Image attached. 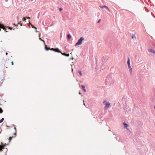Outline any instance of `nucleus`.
Instances as JSON below:
<instances>
[{"label":"nucleus","mask_w":155,"mask_h":155,"mask_svg":"<svg viewBox=\"0 0 155 155\" xmlns=\"http://www.w3.org/2000/svg\"><path fill=\"white\" fill-rule=\"evenodd\" d=\"M29 24L30 25H31V24L30 22H29Z\"/></svg>","instance_id":"34"},{"label":"nucleus","mask_w":155,"mask_h":155,"mask_svg":"<svg viewBox=\"0 0 155 155\" xmlns=\"http://www.w3.org/2000/svg\"><path fill=\"white\" fill-rule=\"evenodd\" d=\"M54 51L55 52H58V53H61V52L59 51V49L58 48H54Z\"/></svg>","instance_id":"6"},{"label":"nucleus","mask_w":155,"mask_h":155,"mask_svg":"<svg viewBox=\"0 0 155 155\" xmlns=\"http://www.w3.org/2000/svg\"><path fill=\"white\" fill-rule=\"evenodd\" d=\"M81 87H82V88L84 92H86V89L85 88V86L84 85H81Z\"/></svg>","instance_id":"10"},{"label":"nucleus","mask_w":155,"mask_h":155,"mask_svg":"<svg viewBox=\"0 0 155 155\" xmlns=\"http://www.w3.org/2000/svg\"><path fill=\"white\" fill-rule=\"evenodd\" d=\"M154 108L155 109V105L154 106Z\"/></svg>","instance_id":"36"},{"label":"nucleus","mask_w":155,"mask_h":155,"mask_svg":"<svg viewBox=\"0 0 155 155\" xmlns=\"http://www.w3.org/2000/svg\"><path fill=\"white\" fill-rule=\"evenodd\" d=\"M84 105H85V103H84Z\"/></svg>","instance_id":"37"},{"label":"nucleus","mask_w":155,"mask_h":155,"mask_svg":"<svg viewBox=\"0 0 155 155\" xmlns=\"http://www.w3.org/2000/svg\"><path fill=\"white\" fill-rule=\"evenodd\" d=\"M67 37H68V39L69 40L71 38V36L70 35H67Z\"/></svg>","instance_id":"12"},{"label":"nucleus","mask_w":155,"mask_h":155,"mask_svg":"<svg viewBox=\"0 0 155 155\" xmlns=\"http://www.w3.org/2000/svg\"><path fill=\"white\" fill-rule=\"evenodd\" d=\"M63 9L62 8H59V10L60 11H61Z\"/></svg>","instance_id":"25"},{"label":"nucleus","mask_w":155,"mask_h":155,"mask_svg":"<svg viewBox=\"0 0 155 155\" xmlns=\"http://www.w3.org/2000/svg\"><path fill=\"white\" fill-rule=\"evenodd\" d=\"M78 72L80 74V76H81L82 75V73H81V71H78Z\"/></svg>","instance_id":"21"},{"label":"nucleus","mask_w":155,"mask_h":155,"mask_svg":"<svg viewBox=\"0 0 155 155\" xmlns=\"http://www.w3.org/2000/svg\"><path fill=\"white\" fill-rule=\"evenodd\" d=\"M105 6H106L105 5H104V6H100V7L101 8H105Z\"/></svg>","instance_id":"20"},{"label":"nucleus","mask_w":155,"mask_h":155,"mask_svg":"<svg viewBox=\"0 0 155 155\" xmlns=\"http://www.w3.org/2000/svg\"><path fill=\"white\" fill-rule=\"evenodd\" d=\"M45 50H47V51H48L49 50H50V48H48L47 47V46L46 45H45Z\"/></svg>","instance_id":"11"},{"label":"nucleus","mask_w":155,"mask_h":155,"mask_svg":"<svg viewBox=\"0 0 155 155\" xmlns=\"http://www.w3.org/2000/svg\"><path fill=\"white\" fill-rule=\"evenodd\" d=\"M12 137H9V141H10L12 140Z\"/></svg>","instance_id":"22"},{"label":"nucleus","mask_w":155,"mask_h":155,"mask_svg":"<svg viewBox=\"0 0 155 155\" xmlns=\"http://www.w3.org/2000/svg\"><path fill=\"white\" fill-rule=\"evenodd\" d=\"M50 50H51V51H54V48H50Z\"/></svg>","instance_id":"24"},{"label":"nucleus","mask_w":155,"mask_h":155,"mask_svg":"<svg viewBox=\"0 0 155 155\" xmlns=\"http://www.w3.org/2000/svg\"><path fill=\"white\" fill-rule=\"evenodd\" d=\"M9 29H10V30L12 29V28L11 27H9Z\"/></svg>","instance_id":"31"},{"label":"nucleus","mask_w":155,"mask_h":155,"mask_svg":"<svg viewBox=\"0 0 155 155\" xmlns=\"http://www.w3.org/2000/svg\"><path fill=\"white\" fill-rule=\"evenodd\" d=\"M148 51L153 53L154 54H155V51L152 49H149L148 50Z\"/></svg>","instance_id":"7"},{"label":"nucleus","mask_w":155,"mask_h":155,"mask_svg":"<svg viewBox=\"0 0 155 155\" xmlns=\"http://www.w3.org/2000/svg\"><path fill=\"white\" fill-rule=\"evenodd\" d=\"M0 28L3 29L4 30H6V29L4 27V26L3 25L1 24L0 23Z\"/></svg>","instance_id":"9"},{"label":"nucleus","mask_w":155,"mask_h":155,"mask_svg":"<svg viewBox=\"0 0 155 155\" xmlns=\"http://www.w3.org/2000/svg\"><path fill=\"white\" fill-rule=\"evenodd\" d=\"M11 64H12V65L14 64V63H13V61H12V62H11Z\"/></svg>","instance_id":"28"},{"label":"nucleus","mask_w":155,"mask_h":155,"mask_svg":"<svg viewBox=\"0 0 155 155\" xmlns=\"http://www.w3.org/2000/svg\"><path fill=\"white\" fill-rule=\"evenodd\" d=\"M14 129H15V133H14V134H13V135H15V136H16V128L15 127H14Z\"/></svg>","instance_id":"13"},{"label":"nucleus","mask_w":155,"mask_h":155,"mask_svg":"<svg viewBox=\"0 0 155 155\" xmlns=\"http://www.w3.org/2000/svg\"><path fill=\"white\" fill-rule=\"evenodd\" d=\"M124 125L126 127H127L128 126V125L127 124H126L125 123H123Z\"/></svg>","instance_id":"14"},{"label":"nucleus","mask_w":155,"mask_h":155,"mask_svg":"<svg viewBox=\"0 0 155 155\" xmlns=\"http://www.w3.org/2000/svg\"><path fill=\"white\" fill-rule=\"evenodd\" d=\"M22 21H25L26 20V18L25 17H23V18H22Z\"/></svg>","instance_id":"19"},{"label":"nucleus","mask_w":155,"mask_h":155,"mask_svg":"<svg viewBox=\"0 0 155 155\" xmlns=\"http://www.w3.org/2000/svg\"><path fill=\"white\" fill-rule=\"evenodd\" d=\"M3 112V110L1 107L0 108V113H2Z\"/></svg>","instance_id":"17"},{"label":"nucleus","mask_w":155,"mask_h":155,"mask_svg":"<svg viewBox=\"0 0 155 155\" xmlns=\"http://www.w3.org/2000/svg\"><path fill=\"white\" fill-rule=\"evenodd\" d=\"M84 38L83 37H81L78 40L75 46H77L81 45L82 44V42L83 41H84Z\"/></svg>","instance_id":"2"},{"label":"nucleus","mask_w":155,"mask_h":155,"mask_svg":"<svg viewBox=\"0 0 155 155\" xmlns=\"http://www.w3.org/2000/svg\"><path fill=\"white\" fill-rule=\"evenodd\" d=\"M61 53L63 55L65 56L68 57L69 56V54H66L65 53H62L61 52Z\"/></svg>","instance_id":"8"},{"label":"nucleus","mask_w":155,"mask_h":155,"mask_svg":"<svg viewBox=\"0 0 155 155\" xmlns=\"http://www.w3.org/2000/svg\"><path fill=\"white\" fill-rule=\"evenodd\" d=\"M39 37H40V36H41V33L39 34Z\"/></svg>","instance_id":"30"},{"label":"nucleus","mask_w":155,"mask_h":155,"mask_svg":"<svg viewBox=\"0 0 155 155\" xmlns=\"http://www.w3.org/2000/svg\"><path fill=\"white\" fill-rule=\"evenodd\" d=\"M18 24H20L21 26H22V24L21 23H18Z\"/></svg>","instance_id":"29"},{"label":"nucleus","mask_w":155,"mask_h":155,"mask_svg":"<svg viewBox=\"0 0 155 155\" xmlns=\"http://www.w3.org/2000/svg\"><path fill=\"white\" fill-rule=\"evenodd\" d=\"M127 64L128 68L130 70H131V72L132 71V68H131L130 64V59L129 58H127Z\"/></svg>","instance_id":"3"},{"label":"nucleus","mask_w":155,"mask_h":155,"mask_svg":"<svg viewBox=\"0 0 155 155\" xmlns=\"http://www.w3.org/2000/svg\"><path fill=\"white\" fill-rule=\"evenodd\" d=\"M5 54H6V55H7L8 54V53H7V52H6Z\"/></svg>","instance_id":"33"},{"label":"nucleus","mask_w":155,"mask_h":155,"mask_svg":"<svg viewBox=\"0 0 155 155\" xmlns=\"http://www.w3.org/2000/svg\"><path fill=\"white\" fill-rule=\"evenodd\" d=\"M35 32H38V31L37 30H36V31H35Z\"/></svg>","instance_id":"35"},{"label":"nucleus","mask_w":155,"mask_h":155,"mask_svg":"<svg viewBox=\"0 0 155 155\" xmlns=\"http://www.w3.org/2000/svg\"><path fill=\"white\" fill-rule=\"evenodd\" d=\"M39 39L41 41H42L43 42H45V41H44L41 38H40Z\"/></svg>","instance_id":"23"},{"label":"nucleus","mask_w":155,"mask_h":155,"mask_svg":"<svg viewBox=\"0 0 155 155\" xmlns=\"http://www.w3.org/2000/svg\"><path fill=\"white\" fill-rule=\"evenodd\" d=\"M4 120V119L3 118H2L0 120V123L2 122Z\"/></svg>","instance_id":"18"},{"label":"nucleus","mask_w":155,"mask_h":155,"mask_svg":"<svg viewBox=\"0 0 155 155\" xmlns=\"http://www.w3.org/2000/svg\"><path fill=\"white\" fill-rule=\"evenodd\" d=\"M101 21V19H100L98 21V22H97V23H99Z\"/></svg>","instance_id":"27"},{"label":"nucleus","mask_w":155,"mask_h":155,"mask_svg":"<svg viewBox=\"0 0 155 155\" xmlns=\"http://www.w3.org/2000/svg\"><path fill=\"white\" fill-rule=\"evenodd\" d=\"M103 103L105 105L104 107V109H107L109 107L110 105V103L107 102L106 100L104 101Z\"/></svg>","instance_id":"1"},{"label":"nucleus","mask_w":155,"mask_h":155,"mask_svg":"<svg viewBox=\"0 0 155 155\" xmlns=\"http://www.w3.org/2000/svg\"><path fill=\"white\" fill-rule=\"evenodd\" d=\"M130 73H132V71L131 72V70H130Z\"/></svg>","instance_id":"32"},{"label":"nucleus","mask_w":155,"mask_h":155,"mask_svg":"<svg viewBox=\"0 0 155 155\" xmlns=\"http://www.w3.org/2000/svg\"><path fill=\"white\" fill-rule=\"evenodd\" d=\"M25 18L28 19H30V18L28 17H26Z\"/></svg>","instance_id":"26"},{"label":"nucleus","mask_w":155,"mask_h":155,"mask_svg":"<svg viewBox=\"0 0 155 155\" xmlns=\"http://www.w3.org/2000/svg\"><path fill=\"white\" fill-rule=\"evenodd\" d=\"M105 8L108 11L110 12V11L109 10V8H108L107 6H105Z\"/></svg>","instance_id":"16"},{"label":"nucleus","mask_w":155,"mask_h":155,"mask_svg":"<svg viewBox=\"0 0 155 155\" xmlns=\"http://www.w3.org/2000/svg\"><path fill=\"white\" fill-rule=\"evenodd\" d=\"M6 144L5 143L3 144L2 142L1 143V145H0V151L2 149H4V147L6 146Z\"/></svg>","instance_id":"4"},{"label":"nucleus","mask_w":155,"mask_h":155,"mask_svg":"<svg viewBox=\"0 0 155 155\" xmlns=\"http://www.w3.org/2000/svg\"><path fill=\"white\" fill-rule=\"evenodd\" d=\"M132 38L133 40H136V37L135 34H132Z\"/></svg>","instance_id":"5"},{"label":"nucleus","mask_w":155,"mask_h":155,"mask_svg":"<svg viewBox=\"0 0 155 155\" xmlns=\"http://www.w3.org/2000/svg\"><path fill=\"white\" fill-rule=\"evenodd\" d=\"M31 26L32 28H34L35 29H37V28L36 27L34 26L32 24H31Z\"/></svg>","instance_id":"15"}]
</instances>
